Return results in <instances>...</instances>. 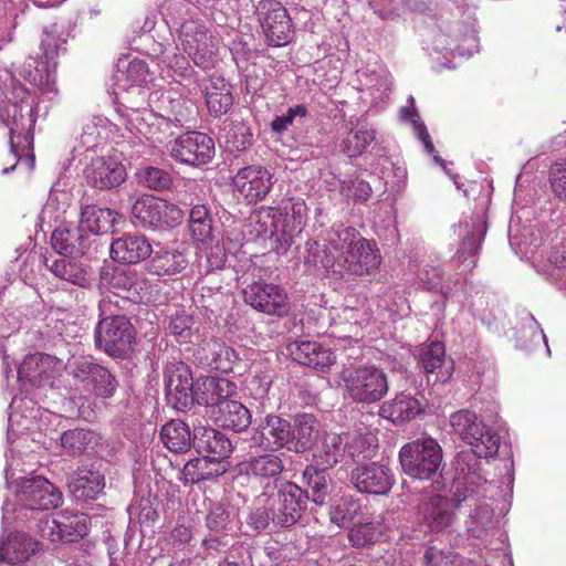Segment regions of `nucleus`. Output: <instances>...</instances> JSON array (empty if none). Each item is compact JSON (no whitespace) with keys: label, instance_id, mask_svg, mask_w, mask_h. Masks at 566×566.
I'll list each match as a JSON object with an SVG mask.
<instances>
[{"label":"nucleus","instance_id":"680f3d73","mask_svg":"<svg viewBox=\"0 0 566 566\" xmlns=\"http://www.w3.org/2000/svg\"><path fill=\"white\" fill-rule=\"evenodd\" d=\"M358 509L357 501L352 497H342L329 507V521L338 527H344L347 522L353 520Z\"/></svg>","mask_w":566,"mask_h":566},{"label":"nucleus","instance_id":"0e129e2a","mask_svg":"<svg viewBox=\"0 0 566 566\" xmlns=\"http://www.w3.org/2000/svg\"><path fill=\"white\" fill-rule=\"evenodd\" d=\"M378 450L377 439L374 436L356 438L349 446L348 452L355 462L371 459Z\"/></svg>","mask_w":566,"mask_h":566},{"label":"nucleus","instance_id":"39448f33","mask_svg":"<svg viewBox=\"0 0 566 566\" xmlns=\"http://www.w3.org/2000/svg\"><path fill=\"white\" fill-rule=\"evenodd\" d=\"M442 458L440 444L430 437L410 441L399 451L403 473L418 480H433L440 475Z\"/></svg>","mask_w":566,"mask_h":566},{"label":"nucleus","instance_id":"a19ab883","mask_svg":"<svg viewBox=\"0 0 566 566\" xmlns=\"http://www.w3.org/2000/svg\"><path fill=\"white\" fill-rule=\"evenodd\" d=\"M305 490L316 505L323 506L327 503L332 492V476L329 470L308 463L302 472Z\"/></svg>","mask_w":566,"mask_h":566},{"label":"nucleus","instance_id":"f8f14e48","mask_svg":"<svg viewBox=\"0 0 566 566\" xmlns=\"http://www.w3.org/2000/svg\"><path fill=\"white\" fill-rule=\"evenodd\" d=\"M255 12L271 46H283L293 38V24L287 10L277 0H260Z\"/></svg>","mask_w":566,"mask_h":566},{"label":"nucleus","instance_id":"69168bd1","mask_svg":"<svg viewBox=\"0 0 566 566\" xmlns=\"http://www.w3.org/2000/svg\"><path fill=\"white\" fill-rule=\"evenodd\" d=\"M193 319L186 314H175L170 316L167 331L170 335L177 337L178 342L186 343L191 337V327Z\"/></svg>","mask_w":566,"mask_h":566},{"label":"nucleus","instance_id":"de8ad7c7","mask_svg":"<svg viewBox=\"0 0 566 566\" xmlns=\"http://www.w3.org/2000/svg\"><path fill=\"white\" fill-rule=\"evenodd\" d=\"M160 439L165 447L175 453H185L192 447L190 428L181 420H171L164 424Z\"/></svg>","mask_w":566,"mask_h":566},{"label":"nucleus","instance_id":"f704fd0d","mask_svg":"<svg viewBox=\"0 0 566 566\" xmlns=\"http://www.w3.org/2000/svg\"><path fill=\"white\" fill-rule=\"evenodd\" d=\"M197 358L205 367L221 373H229L238 356L233 348L227 346L218 338L205 340L197 349Z\"/></svg>","mask_w":566,"mask_h":566},{"label":"nucleus","instance_id":"1a4fd4ad","mask_svg":"<svg viewBox=\"0 0 566 566\" xmlns=\"http://www.w3.org/2000/svg\"><path fill=\"white\" fill-rule=\"evenodd\" d=\"M167 149L176 161L191 167L203 166L210 163L216 155L213 139L197 130L179 135L169 142Z\"/></svg>","mask_w":566,"mask_h":566},{"label":"nucleus","instance_id":"338daca9","mask_svg":"<svg viewBox=\"0 0 566 566\" xmlns=\"http://www.w3.org/2000/svg\"><path fill=\"white\" fill-rule=\"evenodd\" d=\"M547 261L554 266V270H543V274L546 275L548 281H558L560 279V271L566 269V243H559L552 247Z\"/></svg>","mask_w":566,"mask_h":566},{"label":"nucleus","instance_id":"5fc2aeb1","mask_svg":"<svg viewBox=\"0 0 566 566\" xmlns=\"http://www.w3.org/2000/svg\"><path fill=\"white\" fill-rule=\"evenodd\" d=\"M361 239V234L355 228L336 224L328 231L326 241L328 247L336 253L335 255H345Z\"/></svg>","mask_w":566,"mask_h":566},{"label":"nucleus","instance_id":"37998d69","mask_svg":"<svg viewBox=\"0 0 566 566\" xmlns=\"http://www.w3.org/2000/svg\"><path fill=\"white\" fill-rule=\"evenodd\" d=\"M222 132L224 143L232 151H245L254 143L249 122L239 115H232L224 120Z\"/></svg>","mask_w":566,"mask_h":566},{"label":"nucleus","instance_id":"a211bd4d","mask_svg":"<svg viewBox=\"0 0 566 566\" xmlns=\"http://www.w3.org/2000/svg\"><path fill=\"white\" fill-rule=\"evenodd\" d=\"M245 304L266 315L282 317L289 312L286 291L273 283L253 282L242 290Z\"/></svg>","mask_w":566,"mask_h":566},{"label":"nucleus","instance_id":"603ef678","mask_svg":"<svg viewBox=\"0 0 566 566\" xmlns=\"http://www.w3.org/2000/svg\"><path fill=\"white\" fill-rule=\"evenodd\" d=\"M163 14L168 22L178 29H182V24L188 21H198L196 18L199 13V7L190 0H166L161 6Z\"/></svg>","mask_w":566,"mask_h":566},{"label":"nucleus","instance_id":"6e6552de","mask_svg":"<svg viewBox=\"0 0 566 566\" xmlns=\"http://www.w3.org/2000/svg\"><path fill=\"white\" fill-rule=\"evenodd\" d=\"M167 405L185 412L193 406L195 382L190 366L180 360L168 361L164 368Z\"/></svg>","mask_w":566,"mask_h":566},{"label":"nucleus","instance_id":"cd10ccee","mask_svg":"<svg viewBox=\"0 0 566 566\" xmlns=\"http://www.w3.org/2000/svg\"><path fill=\"white\" fill-rule=\"evenodd\" d=\"M459 505L454 495L448 499L434 494L419 505V514L431 531L439 532L452 525Z\"/></svg>","mask_w":566,"mask_h":566},{"label":"nucleus","instance_id":"8fccbe9b","mask_svg":"<svg viewBox=\"0 0 566 566\" xmlns=\"http://www.w3.org/2000/svg\"><path fill=\"white\" fill-rule=\"evenodd\" d=\"M213 220L210 210L205 205H196L189 212V229L193 240L209 243L213 240Z\"/></svg>","mask_w":566,"mask_h":566},{"label":"nucleus","instance_id":"f03ea898","mask_svg":"<svg viewBox=\"0 0 566 566\" xmlns=\"http://www.w3.org/2000/svg\"><path fill=\"white\" fill-rule=\"evenodd\" d=\"M11 85L12 97L0 102V123L9 129L10 150L17 159L12 166L2 169L3 175L13 171L19 161L14 138L21 137L35 124V105L30 92L13 77H11Z\"/></svg>","mask_w":566,"mask_h":566},{"label":"nucleus","instance_id":"e2e57ef3","mask_svg":"<svg viewBox=\"0 0 566 566\" xmlns=\"http://www.w3.org/2000/svg\"><path fill=\"white\" fill-rule=\"evenodd\" d=\"M139 178L145 187L156 191L169 189L172 184L171 175L168 171L153 166L144 168Z\"/></svg>","mask_w":566,"mask_h":566},{"label":"nucleus","instance_id":"7c9ffc66","mask_svg":"<svg viewBox=\"0 0 566 566\" xmlns=\"http://www.w3.org/2000/svg\"><path fill=\"white\" fill-rule=\"evenodd\" d=\"M419 364L428 374V382H446L453 374V361L446 359V348L441 342L423 345L419 352Z\"/></svg>","mask_w":566,"mask_h":566},{"label":"nucleus","instance_id":"09e8293b","mask_svg":"<svg viewBox=\"0 0 566 566\" xmlns=\"http://www.w3.org/2000/svg\"><path fill=\"white\" fill-rule=\"evenodd\" d=\"M45 266L54 276L72 284L84 287L90 283L86 269L75 258L57 259L52 263L45 259Z\"/></svg>","mask_w":566,"mask_h":566},{"label":"nucleus","instance_id":"a878e982","mask_svg":"<svg viewBox=\"0 0 566 566\" xmlns=\"http://www.w3.org/2000/svg\"><path fill=\"white\" fill-rule=\"evenodd\" d=\"M291 427L289 451L295 454L312 451L319 440L318 419L313 413H296L291 418Z\"/></svg>","mask_w":566,"mask_h":566},{"label":"nucleus","instance_id":"423d86ee","mask_svg":"<svg viewBox=\"0 0 566 566\" xmlns=\"http://www.w3.org/2000/svg\"><path fill=\"white\" fill-rule=\"evenodd\" d=\"M453 432L465 443L476 448L480 455H495L500 448V436L490 426L469 409H460L450 415Z\"/></svg>","mask_w":566,"mask_h":566},{"label":"nucleus","instance_id":"412c9836","mask_svg":"<svg viewBox=\"0 0 566 566\" xmlns=\"http://www.w3.org/2000/svg\"><path fill=\"white\" fill-rule=\"evenodd\" d=\"M232 180L237 191L250 203L263 200L273 187V175L259 165L239 169Z\"/></svg>","mask_w":566,"mask_h":566},{"label":"nucleus","instance_id":"2eb2a0df","mask_svg":"<svg viewBox=\"0 0 566 566\" xmlns=\"http://www.w3.org/2000/svg\"><path fill=\"white\" fill-rule=\"evenodd\" d=\"M291 430V419L269 412L255 421L251 441L262 451H289Z\"/></svg>","mask_w":566,"mask_h":566},{"label":"nucleus","instance_id":"052dcab7","mask_svg":"<svg viewBox=\"0 0 566 566\" xmlns=\"http://www.w3.org/2000/svg\"><path fill=\"white\" fill-rule=\"evenodd\" d=\"M258 547L247 542H237L228 551L222 566H255Z\"/></svg>","mask_w":566,"mask_h":566},{"label":"nucleus","instance_id":"ddd939ff","mask_svg":"<svg viewBox=\"0 0 566 566\" xmlns=\"http://www.w3.org/2000/svg\"><path fill=\"white\" fill-rule=\"evenodd\" d=\"M380 263L381 255L376 243L363 238L353 250L338 255L337 275L345 280L371 275Z\"/></svg>","mask_w":566,"mask_h":566},{"label":"nucleus","instance_id":"5701e85b","mask_svg":"<svg viewBox=\"0 0 566 566\" xmlns=\"http://www.w3.org/2000/svg\"><path fill=\"white\" fill-rule=\"evenodd\" d=\"M84 174L87 184L99 190L116 188L127 177L125 166L114 157L93 158Z\"/></svg>","mask_w":566,"mask_h":566},{"label":"nucleus","instance_id":"79ce46f5","mask_svg":"<svg viewBox=\"0 0 566 566\" xmlns=\"http://www.w3.org/2000/svg\"><path fill=\"white\" fill-rule=\"evenodd\" d=\"M231 85L221 76H210L205 87V98L209 113L220 117L233 105Z\"/></svg>","mask_w":566,"mask_h":566},{"label":"nucleus","instance_id":"4c0bfd02","mask_svg":"<svg viewBox=\"0 0 566 566\" xmlns=\"http://www.w3.org/2000/svg\"><path fill=\"white\" fill-rule=\"evenodd\" d=\"M189 460L181 470L180 481L184 485L198 484L203 481H211L227 472L224 461L211 459L203 455Z\"/></svg>","mask_w":566,"mask_h":566},{"label":"nucleus","instance_id":"72a5a7b5","mask_svg":"<svg viewBox=\"0 0 566 566\" xmlns=\"http://www.w3.org/2000/svg\"><path fill=\"white\" fill-rule=\"evenodd\" d=\"M153 253L148 239L139 234H123L111 244V256L123 264H137Z\"/></svg>","mask_w":566,"mask_h":566},{"label":"nucleus","instance_id":"393cba45","mask_svg":"<svg viewBox=\"0 0 566 566\" xmlns=\"http://www.w3.org/2000/svg\"><path fill=\"white\" fill-rule=\"evenodd\" d=\"M283 453L277 451H263V453L250 455L238 464L241 475H247L259 482L276 479L284 472L285 463Z\"/></svg>","mask_w":566,"mask_h":566},{"label":"nucleus","instance_id":"f257e3e1","mask_svg":"<svg viewBox=\"0 0 566 566\" xmlns=\"http://www.w3.org/2000/svg\"><path fill=\"white\" fill-rule=\"evenodd\" d=\"M124 307L117 296L103 297L98 302V321L94 328L96 349L112 358H127L134 350L136 329L132 319L122 313Z\"/></svg>","mask_w":566,"mask_h":566},{"label":"nucleus","instance_id":"7ed1b4c3","mask_svg":"<svg viewBox=\"0 0 566 566\" xmlns=\"http://www.w3.org/2000/svg\"><path fill=\"white\" fill-rule=\"evenodd\" d=\"M263 491L273 512L274 527L291 528L301 522L310 501V494L304 489L285 481L274 483V488L266 485Z\"/></svg>","mask_w":566,"mask_h":566},{"label":"nucleus","instance_id":"f3484780","mask_svg":"<svg viewBox=\"0 0 566 566\" xmlns=\"http://www.w3.org/2000/svg\"><path fill=\"white\" fill-rule=\"evenodd\" d=\"M491 455H480L476 448L460 451L454 460V496L458 504L465 501L475 489L486 483L485 476L481 473L482 458H490Z\"/></svg>","mask_w":566,"mask_h":566},{"label":"nucleus","instance_id":"bb28decb","mask_svg":"<svg viewBox=\"0 0 566 566\" xmlns=\"http://www.w3.org/2000/svg\"><path fill=\"white\" fill-rule=\"evenodd\" d=\"M189 265L187 249L184 247H159L153 251L147 263L150 274L157 276H175L182 273Z\"/></svg>","mask_w":566,"mask_h":566},{"label":"nucleus","instance_id":"9b49d317","mask_svg":"<svg viewBox=\"0 0 566 566\" xmlns=\"http://www.w3.org/2000/svg\"><path fill=\"white\" fill-rule=\"evenodd\" d=\"M455 232L461 237V242L451 262L461 272L471 271L476 266V256L486 233V222L480 214L471 216L458 223Z\"/></svg>","mask_w":566,"mask_h":566},{"label":"nucleus","instance_id":"0eeeda50","mask_svg":"<svg viewBox=\"0 0 566 566\" xmlns=\"http://www.w3.org/2000/svg\"><path fill=\"white\" fill-rule=\"evenodd\" d=\"M67 373L90 395L96 398L109 399L118 388L115 375L92 357H78L67 364Z\"/></svg>","mask_w":566,"mask_h":566},{"label":"nucleus","instance_id":"473e14b6","mask_svg":"<svg viewBox=\"0 0 566 566\" xmlns=\"http://www.w3.org/2000/svg\"><path fill=\"white\" fill-rule=\"evenodd\" d=\"M105 488V476L93 467L78 468L70 483L69 489L77 502H91L103 494Z\"/></svg>","mask_w":566,"mask_h":566},{"label":"nucleus","instance_id":"dca6fc26","mask_svg":"<svg viewBox=\"0 0 566 566\" xmlns=\"http://www.w3.org/2000/svg\"><path fill=\"white\" fill-rule=\"evenodd\" d=\"M205 525L209 534L202 539V545L207 549L219 551L228 545L229 537L238 531V514L229 505L212 503L205 516Z\"/></svg>","mask_w":566,"mask_h":566},{"label":"nucleus","instance_id":"aec40b11","mask_svg":"<svg viewBox=\"0 0 566 566\" xmlns=\"http://www.w3.org/2000/svg\"><path fill=\"white\" fill-rule=\"evenodd\" d=\"M350 482L360 493L385 495L390 492L396 480L387 465L369 462L352 470Z\"/></svg>","mask_w":566,"mask_h":566},{"label":"nucleus","instance_id":"864d4df0","mask_svg":"<svg viewBox=\"0 0 566 566\" xmlns=\"http://www.w3.org/2000/svg\"><path fill=\"white\" fill-rule=\"evenodd\" d=\"M266 493L262 491L254 501L245 516V525L254 533L260 534L273 525V512L265 501Z\"/></svg>","mask_w":566,"mask_h":566},{"label":"nucleus","instance_id":"a18cd8bd","mask_svg":"<svg viewBox=\"0 0 566 566\" xmlns=\"http://www.w3.org/2000/svg\"><path fill=\"white\" fill-rule=\"evenodd\" d=\"M115 222V212L108 208L87 205L82 209L80 227L83 232L104 234L112 230Z\"/></svg>","mask_w":566,"mask_h":566},{"label":"nucleus","instance_id":"49530a36","mask_svg":"<svg viewBox=\"0 0 566 566\" xmlns=\"http://www.w3.org/2000/svg\"><path fill=\"white\" fill-rule=\"evenodd\" d=\"M338 255L328 245L319 244L315 240H307L305 243L304 265L308 271L325 270L337 275Z\"/></svg>","mask_w":566,"mask_h":566},{"label":"nucleus","instance_id":"c85d7f7f","mask_svg":"<svg viewBox=\"0 0 566 566\" xmlns=\"http://www.w3.org/2000/svg\"><path fill=\"white\" fill-rule=\"evenodd\" d=\"M101 280L114 291L113 300L117 296L118 302L137 301L139 296L138 273L119 266H107L101 271Z\"/></svg>","mask_w":566,"mask_h":566},{"label":"nucleus","instance_id":"6ab92c4d","mask_svg":"<svg viewBox=\"0 0 566 566\" xmlns=\"http://www.w3.org/2000/svg\"><path fill=\"white\" fill-rule=\"evenodd\" d=\"M132 214L143 227L154 229L172 227L182 219L178 207L151 196L137 199L132 206Z\"/></svg>","mask_w":566,"mask_h":566},{"label":"nucleus","instance_id":"58836bf2","mask_svg":"<svg viewBox=\"0 0 566 566\" xmlns=\"http://www.w3.org/2000/svg\"><path fill=\"white\" fill-rule=\"evenodd\" d=\"M423 412V405L411 394L402 391L392 400L385 401L379 415L391 420L394 423H403L415 419Z\"/></svg>","mask_w":566,"mask_h":566},{"label":"nucleus","instance_id":"c9c22d12","mask_svg":"<svg viewBox=\"0 0 566 566\" xmlns=\"http://www.w3.org/2000/svg\"><path fill=\"white\" fill-rule=\"evenodd\" d=\"M50 242L55 252L70 258L83 255L91 244L90 237L83 232V228L80 226L57 227L52 232Z\"/></svg>","mask_w":566,"mask_h":566},{"label":"nucleus","instance_id":"4468645a","mask_svg":"<svg viewBox=\"0 0 566 566\" xmlns=\"http://www.w3.org/2000/svg\"><path fill=\"white\" fill-rule=\"evenodd\" d=\"M15 497L21 507L32 511L55 509L63 501L61 490L40 475L22 480Z\"/></svg>","mask_w":566,"mask_h":566},{"label":"nucleus","instance_id":"9d476101","mask_svg":"<svg viewBox=\"0 0 566 566\" xmlns=\"http://www.w3.org/2000/svg\"><path fill=\"white\" fill-rule=\"evenodd\" d=\"M181 49L202 70H211L216 63L214 38L200 21H188L179 31Z\"/></svg>","mask_w":566,"mask_h":566},{"label":"nucleus","instance_id":"c756f323","mask_svg":"<svg viewBox=\"0 0 566 566\" xmlns=\"http://www.w3.org/2000/svg\"><path fill=\"white\" fill-rule=\"evenodd\" d=\"M287 352L297 364L321 371L327 370L335 363L332 349L317 342H293L287 345Z\"/></svg>","mask_w":566,"mask_h":566},{"label":"nucleus","instance_id":"2f4dec72","mask_svg":"<svg viewBox=\"0 0 566 566\" xmlns=\"http://www.w3.org/2000/svg\"><path fill=\"white\" fill-rule=\"evenodd\" d=\"M192 447L199 454L210 455L218 461H224L233 451L230 439L223 432L205 426L195 427Z\"/></svg>","mask_w":566,"mask_h":566},{"label":"nucleus","instance_id":"ea45409f","mask_svg":"<svg viewBox=\"0 0 566 566\" xmlns=\"http://www.w3.org/2000/svg\"><path fill=\"white\" fill-rule=\"evenodd\" d=\"M39 549V543L24 533H10L0 543V560L11 565L24 563Z\"/></svg>","mask_w":566,"mask_h":566},{"label":"nucleus","instance_id":"bf43d9fd","mask_svg":"<svg viewBox=\"0 0 566 566\" xmlns=\"http://www.w3.org/2000/svg\"><path fill=\"white\" fill-rule=\"evenodd\" d=\"M380 536L379 525L374 522L355 524L348 532L352 546L365 548L374 545Z\"/></svg>","mask_w":566,"mask_h":566},{"label":"nucleus","instance_id":"c03bdc74","mask_svg":"<svg viewBox=\"0 0 566 566\" xmlns=\"http://www.w3.org/2000/svg\"><path fill=\"white\" fill-rule=\"evenodd\" d=\"M345 451L346 444L340 434L326 433L312 453L310 463L331 470L343 460Z\"/></svg>","mask_w":566,"mask_h":566},{"label":"nucleus","instance_id":"13d9d810","mask_svg":"<svg viewBox=\"0 0 566 566\" xmlns=\"http://www.w3.org/2000/svg\"><path fill=\"white\" fill-rule=\"evenodd\" d=\"M376 130L373 128L361 127L349 134L340 145V151L349 158L361 155L366 148L375 140Z\"/></svg>","mask_w":566,"mask_h":566},{"label":"nucleus","instance_id":"b1692460","mask_svg":"<svg viewBox=\"0 0 566 566\" xmlns=\"http://www.w3.org/2000/svg\"><path fill=\"white\" fill-rule=\"evenodd\" d=\"M237 391V384L227 378L201 376L195 382L193 403L214 409L226 399L234 397Z\"/></svg>","mask_w":566,"mask_h":566},{"label":"nucleus","instance_id":"6e6d98bb","mask_svg":"<svg viewBox=\"0 0 566 566\" xmlns=\"http://www.w3.org/2000/svg\"><path fill=\"white\" fill-rule=\"evenodd\" d=\"M62 542H76L83 538L90 530V517L84 513H69L65 511L60 520Z\"/></svg>","mask_w":566,"mask_h":566},{"label":"nucleus","instance_id":"e433bc0d","mask_svg":"<svg viewBox=\"0 0 566 566\" xmlns=\"http://www.w3.org/2000/svg\"><path fill=\"white\" fill-rule=\"evenodd\" d=\"M211 418L217 427L234 432L247 430L252 422L250 410L232 398L226 399L219 407L212 409Z\"/></svg>","mask_w":566,"mask_h":566},{"label":"nucleus","instance_id":"4be33fe9","mask_svg":"<svg viewBox=\"0 0 566 566\" xmlns=\"http://www.w3.org/2000/svg\"><path fill=\"white\" fill-rule=\"evenodd\" d=\"M55 365L53 356L41 353L28 355L18 368V379L30 388L52 387Z\"/></svg>","mask_w":566,"mask_h":566},{"label":"nucleus","instance_id":"774afa93","mask_svg":"<svg viewBox=\"0 0 566 566\" xmlns=\"http://www.w3.org/2000/svg\"><path fill=\"white\" fill-rule=\"evenodd\" d=\"M549 184L553 192L559 199L566 200V158L551 166Z\"/></svg>","mask_w":566,"mask_h":566},{"label":"nucleus","instance_id":"20e7f679","mask_svg":"<svg viewBox=\"0 0 566 566\" xmlns=\"http://www.w3.org/2000/svg\"><path fill=\"white\" fill-rule=\"evenodd\" d=\"M345 397L356 403L371 405L380 401L389 390L384 369L375 365H360L343 370Z\"/></svg>","mask_w":566,"mask_h":566},{"label":"nucleus","instance_id":"3c124183","mask_svg":"<svg viewBox=\"0 0 566 566\" xmlns=\"http://www.w3.org/2000/svg\"><path fill=\"white\" fill-rule=\"evenodd\" d=\"M160 108L168 114L166 117L168 122L182 126L192 113L193 104L177 92L168 91L161 95Z\"/></svg>","mask_w":566,"mask_h":566},{"label":"nucleus","instance_id":"4d7b16f0","mask_svg":"<svg viewBox=\"0 0 566 566\" xmlns=\"http://www.w3.org/2000/svg\"><path fill=\"white\" fill-rule=\"evenodd\" d=\"M95 433L85 429H73L61 436V444L71 455H78L93 449Z\"/></svg>","mask_w":566,"mask_h":566}]
</instances>
